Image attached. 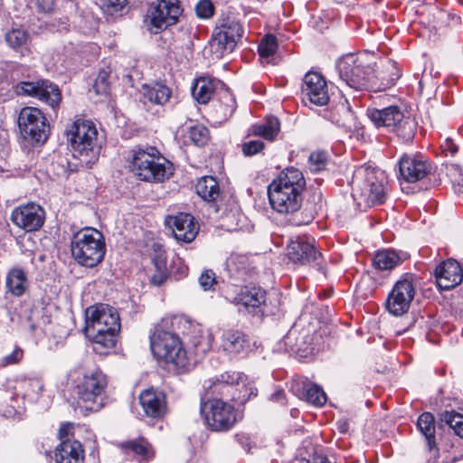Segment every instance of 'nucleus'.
<instances>
[{"mask_svg": "<svg viewBox=\"0 0 463 463\" xmlns=\"http://www.w3.org/2000/svg\"><path fill=\"white\" fill-rule=\"evenodd\" d=\"M181 325H187V320L182 317H164L154 326L149 336L150 349L154 356L177 368H184L188 364V357L183 343L172 331L176 327L180 328Z\"/></svg>", "mask_w": 463, "mask_h": 463, "instance_id": "f257e3e1", "label": "nucleus"}, {"mask_svg": "<svg viewBox=\"0 0 463 463\" xmlns=\"http://www.w3.org/2000/svg\"><path fill=\"white\" fill-rule=\"evenodd\" d=\"M305 185L302 172L294 167L287 168L268 187L271 207L279 213L297 212L302 203Z\"/></svg>", "mask_w": 463, "mask_h": 463, "instance_id": "f03ea898", "label": "nucleus"}, {"mask_svg": "<svg viewBox=\"0 0 463 463\" xmlns=\"http://www.w3.org/2000/svg\"><path fill=\"white\" fill-rule=\"evenodd\" d=\"M98 134L90 120L77 118L67 126L65 136L73 157L79 160L77 169L90 168L97 161L101 149Z\"/></svg>", "mask_w": 463, "mask_h": 463, "instance_id": "7ed1b4c3", "label": "nucleus"}, {"mask_svg": "<svg viewBox=\"0 0 463 463\" xmlns=\"http://www.w3.org/2000/svg\"><path fill=\"white\" fill-rule=\"evenodd\" d=\"M351 185L352 196L360 207L381 204L386 198L387 176L378 167L359 165L354 172Z\"/></svg>", "mask_w": 463, "mask_h": 463, "instance_id": "20e7f679", "label": "nucleus"}, {"mask_svg": "<svg viewBox=\"0 0 463 463\" xmlns=\"http://www.w3.org/2000/svg\"><path fill=\"white\" fill-rule=\"evenodd\" d=\"M85 334L93 343L104 348L116 345V334L120 329L118 311L107 304H96L85 311Z\"/></svg>", "mask_w": 463, "mask_h": 463, "instance_id": "39448f33", "label": "nucleus"}, {"mask_svg": "<svg viewBox=\"0 0 463 463\" xmlns=\"http://www.w3.org/2000/svg\"><path fill=\"white\" fill-rule=\"evenodd\" d=\"M130 170L139 180L160 183L173 175V165L154 146L137 147L131 151Z\"/></svg>", "mask_w": 463, "mask_h": 463, "instance_id": "423d86ee", "label": "nucleus"}, {"mask_svg": "<svg viewBox=\"0 0 463 463\" xmlns=\"http://www.w3.org/2000/svg\"><path fill=\"white\" fill-rule=\"evenodd\" d=\"M71 251L80 265L87 268L96 267L105 256L104 236L94 228L82 229L72 236Z\"/></svg>", "mask_w": 463, "mask_h": 463, "instance_id": "0eeeda50", "label": "nucleus"}, {"mask_svg": "<svg viewBox=\"0 0 463 463\" xmlns=\"http://www.w3.org/2000/svg\"><path fill=\"white\" fill-rule=\"evenodd\" d=\"M372 60V57L366 53L344 56L337 62L341 80L355 90L369 87L373 72Z\"/></svg>", "mask_w": 463, "mask_h": 463, "instance_id": "6e6552de", "label": "nucleus"}, {"mask_svg": "<svg viewBox=\"0 0 463 463\" xmlns=\"http://www.w3.org/2000/svg\"><path fill=\"white\" fill-rule=\"evenodd\" d=\"M107 385V377L99 369L87 372L74 387L78 403L86 410L99 411L103 406Z\"/></svg>", "mask_w": 463, "mask_h": 463, "instance_id": "1a4fd4ad", "label": "nucleus"}, {"mask_svg": "<svg viewBox=\"0 0 463 463\" xmlns=\"http://www.w3.org/2000/svg\"><path fill=\"white\" fill-rule=\"evenodd\" d=\"M416 293L415 276L405 273L398 279L386 299V309L395 317L406 314Z\"/></svg>", "mask_w": 463, "mask_h": 463, "instance_id": "9d476101", "label": "nucleus"}, {"mask_svg": "<svg viewBox=\"0 0 463 463\" xmlns=\"http://www.w3.org/2000/svg\"><path fill=\"white\" fill-rule=\"evenodd\" d=\"M200 410L205 423L214 431L228 430L237 421L233 406L222 399L215 398L201 402Z\"/></svg>", "mask_w": 463, "mask_h": 463, "instance_id": "9b49d317", "label": "nucleus"}, {"mask_svg": "<svg viewBox=\"0 0 463 463\" xmlns=\"http://www.w3.org/2000/svg\"><path fill=\"white\" fill-rule=\"evenodd\" d=\"M18 124L24 138L32 144H43L49 136L50 127L43 112L33 107L24 108Z\"/></svg>", "mask_w": 463, "mask_h": 463, "instance_id": "f8f14e48", "label": "nucleus"}, {"mask_svg": "<svg viewBox=\"0 0 463 463\" xmlns=\"http://www.w3.org/2000/svg\"><path fill=\"white\" fill-rule=\"evenodd\" d=\"M178 0H156L150 4L146 13L148 30L157 33L175 24L181 14Z\"/></svg>", "mask_w": 463, "mask_h": 463, "instance_id": "ddd939ff", "label": "nucleus"}, {"mask_svg": "<svg viewBox=\"0 0 463 463\" xmlns=\"http://www.w3.org/2000/svg\"><path fill=\"white\" fill-rule=\"evenodd\" d=\"M369 118L375 126L392 128L403 138L411 139L414 135L415 123L409 118H405L396 106L372 109L369 111Z\"/></svg>", "mask_w": 463, "mask_h": 463, "instance_id": "4468645a", "label": "nucleus"}, {"mask_svg": "<svg viewBox=\"0 0 463 463\" xmlns=\"http://www.w3.org/2000/svg\"><path fill=\"white\" fill-rule=\"evenodd\" d=\"M225 298L231 303L242 306L249 313L260 314L264 312L266 305V290L260 287L232 286L225 290Z\"/></svg>", "mask_w": 463, "mask_h": 463, "instance_id": "2eb2a0df", "label": "nucleus"}, {"mask_svg": "<svg viewBox=\"0 0 463 463\" xmlns=\"http://www.w3.org/2000/svg\"><path fill=\"white\" fill-rule=\"evenodd\" d=\"M17 95L37 98L46 102L52 109L59 106L61 93L57 85L49 80L21 81L14 86Z\"/></svg>", "mask_w": 463, "mask_h": 463, "instance_id": "dca6fc26", "label": "nucleus"}, {"mask_svg": "<svg viewBox=\"0 0 463 463\" xmlns=\"http://www.w3.org/2000/svg\"><path fill=\"white\" fill-rule=\"evenodd\" d=\"M311 237L298 236L291 239L287 246V256L295 264L319 266L322 259L321 252L315 246Z\"/></svg>", "mask_w": 463, "mask_h": 463, "instance_id": "f3484780", "label": "nucleus"}, {"mask_svg": "<svg viewBox=\"0 0 463 463\" xmlns=\"http://www.w3.org/2000/svg\"><path fill=\"white\" fill-rule=\"evenodd\" d=\"M11 221L25 232L38 231L44 223L45 211L35 203L22 204L12 211Z\"/></svg>", "mask_w": 463, "mask_h": 463, "instance_id": "a211bd4d", "label": "nucleus"}, {"mask_svg": "<svg viewBox=\"0 0 463 463\" xmlns=\"http://www.w3.org/2000/svg\"><path fill=\"white\" fill-rule=\"evenodd\" d=\"M165 222L172 230L175 240L184 243L193 241L199 232L198 223L189 213H179L176 215H169Z\"/></svg>", "mask_w": 463, "mask_h": 463, "instance_id": "6ab92c4d", "label": "nucleus"}, {"mask_svg": "<svg viewBox=\"0 0 463 463\" xmlns=\"http://www.w3.org/2000/svg\"><path fill=\"white\" fill-rule=\"evenodd\" d=\"M302 92L311 103L317 106H324L329 101L327 83L318 72L309 71L305 75Z\"/></svg>", "mask_w": 463, "mask_h": 463, "instance_id": "aec40b11", "label": "nucleus"}, {"mask_svg": "<svg viewBox=\"0 0 463 463\" xmlns=\"http://www.w3.org/2000/svg\"><path fill=\"white\" fill-rule=\"evenodd\" d=\"M430 165L417 156L403 155L399 160L400 175L408 183L421 180L430 172Z\"/></svg>", "mask_w": 463, "mask_h": 463, "instance_id": "412c9836", "label": "nucleus"}, {"mask_svg": "<svg viewBox=\"0 0 463 463\" xmlns=\"http://www.w3.org/2000/svg\"><path fill=\"white\" fill-rule=\"evenodd\" d=\"M435 277L437 285L443 290H449L455 288L463 279L461 267L454 260H448L437 266Z\"/></svg>", "mask_w": 463, "mask_h": 463, "instance_id": "4be33fe9", "label": "nucleus"}, {"mask_svg": "<svg viewBox=\"0 0 463 463\" xmlns=\"http://www.w3.org/2000/svg\"><path fill=\"white\" fill-rule=\"evenodd\" d=\"M243 373H224L215 380L205 382L204 388L209 389L213 394L221 395L224 398H232L234 393V384L239 385V381H243Z\"/></svg>", "mask_w": 463, "mask_h": 463, "instance_id": "5701e85b", "label": "nucleus"}, {"mask_svg": "<svg viewBox=\"0 0 463 463\" xmlns=\"http://www.w3.org/2000/svg\"><path fill=\"white\" fill-rule=\"evenodd\" d=\"M139 402L148 417L158 419L165 412V399L161 392L154 389L145 390L139 395Z\"/></svg>", "mask_w": 463, "mask_h": 463, "instance_id": "b1692460", "label": "nucleus"}, {"mask_svg": "<svg viewBox=\"0 0 463 463\" xmlns=\"http://www.w3.org/2000/svg\"><path fill=\"white\" fill-rule=\"evenodd\" d=\"M417 428L427 440L430 458L428 463H437L438 449L435 441V418L430 412H423L417 421Z\"/></svg>", "mask_w": 463, "mask_h": 463, "instance_id": "393cba45", "label": "nucleus"}, {"mask_svg": "<svg viewBox=\"0 0 463 463\" xmlns=\"http://www.w3.org/2000/svg\"><path fill=\"white\" fill-rule=\"evenodd\" d=\"M55 463H83L84 450L78 440L61 442L55 449Z\"/></svg>", "mask_w": 463, "mask_h": 463, "instance_id": "a878e982", "label": "nucleus"}, {"mask_svg": "<svg viewBox=\"0 0 463 463\" xmlns=\"http://www.w3.org/2000/svg\"><path fill=\"white\" fill-rule=\"evenodd\" d=\"M171 96V90L161 83H154L152 85L144 84L140 90V101L144 105L163 106L168 102Z\"/></svg>", "mask_w": 463, "mask_h": 463, "instance_id": "bb28decb", "label": "nucleus"}, {"mask_svg": "<svg viewBox=\"0 0 463 463\" xmlns=\"http://www.w3.org/2000/svg\"><path fill=\"white\" fill-rule=\"evenodd\" d=\"M249 340L240 330L229 329L222 336V350L229 355L235 356L245 353L249 348Z\"/></svg>", "mask_w": 463, "mask_h": 463, "instance_id": "cd10ccee", "label": "nucleus"}, {"mask_svg": "<svg viewBox=\"0 0 463 463\" xmlns=\"http://www.w3.org/2000/svg\"><path fill=\"white\" fill-rule=\"evenodd\" d=\"M12 389V400L22 396L24 399L27 398L32 402H35L43 390V383L41 380L36 378L23 379L16 381Z\"/></svg>", "mask_w": 463, "mask_h": 463, "instance_id": "c85d7f7f", "label": "nucleus"}, {"mask_svg": "<svg viewBox=\"0 0 463 463\" xmlns=\"http://www.w3.org/2000/svg\"><path fill=\"white\" fill-rule=\"evenodd\" d=\"M219 85H222V83L218 80L209 77H201L196 80L193 87V97L199 103L205 104L211 99Z\"/></svg>", "mask_w": 463, "mask_h": 463, "instance_id": "c756f323", "label": "nucleus"}, {"mask_svg": "<svg viewBox=\"0 0 463 463\" xmlns=\"http://www.w3.org/2000/svg\"><path fill=\"white\" fill-rule=\"evenodd\" d=\"M6 288L15 297H21L28 288V279L25 271L19 267L11 269L6 275Z\"/></svg>", "mask_w": 463, "mask_h": 463, "instance_id": "7c9ffc66", "label": "nucleus"}, {"mask_svg": "<svg viewBox=\"0 0 463 463\" xmlns=\"http://www.w3.org/2000/svg\"><path fill=\"white\" fill-rule=\"evenodd\" d=\"M125 449L133 452L139 463H147L155 457V450L152 445L144 438H138L122 444Z\"/></svg>", "mask_w": 463, "mask_h": 463, "instance_id": "2f4dec72", "label": "nucleus"}, {"mask_svg": "<svg viewBox=\"0 0 463 463\" xmlns=\"http://www.w3.org/2000/svg\"><path fill=\"white\" fill-rule=\"evenodd\" d=\"M237 42L232 40L231 36L214 29L211 39V50L216 57H222L225 53L232 52Z\"/></svg>", "mask_w": 463, "mask_h": 463, "instance_id": "473e14b6", "label": "nucleus"}, {"mask_svg": "<svg viewBox=\"0 0 463 463\" xmlns=\"http://www.w3.org/2000/svg\"><path fill=\"white\" fill-rule=\"evenodd\" d=\"M402 262L398 253L392 250H379L373 257V266L379 270H391Z\"/></svg>", "mask_w": 463, "mask_h": 463, "instance_id": "72a5a7b5", "label": "nucleus"}, {"mask_svg": "<svg viewBox=\"0 0 463 463\" xmlns=\"http://www.w3.org/2000/svg\"><path fill=\"white\" fill-rule=\"evenodd\" d=\"M196 193L205 201H214L219 195V184L213 176L200 178L195 185Z\"/></svg>", "mask_w": 463, "mask_h": 463, "instance_id": "f704fd0d", "label": "nucleus"}, {"mask_svg": "<svg viewBox=\"0 0 463 463\" xmlns=\"http://www.w3.org/2000/svg\"><path fill=\"white\" fill-rule=\"evenodd\" d=\"M331 120L342 128H347L354 125V115L346 100L337 105L331 112Z\"/></svg>", "mask_w": 463, "mask_h": 463, "instance_id": "c9c22d12", "label": "nucleus"}, {"mask_svg": "<svg viewBox=\"0 0 463 463\" xmlns=\"http://www.w3.org/2000/svg\"><path fill=\"white\" fill-rule=\"evenodd\" d=\"M279 131V122L276 118H269L264 123L254 125L252 133L267 140H273Z\"/></svg>", "mask_w": 463, "mask_h": 463, "instance_id": "e433bc0d", "label": "nucleus"}, {"mask_svg": "<svg viewBox=\"0 0 463 463\" xmlns=\"http://www.w3.org/2000/svg\"><path fill=\"white\" fill-rule=\"evenodd\" d=\"M215 29L231 36V38L236 42L242 37L243 33V28L241 23L231 17L223 18Z\"/></svg>", "mask_w": 463, "mask_h": 463, "instance_id": "4c0bfd02", "label": "nucleus"}, {"mask_svg": "<svg viewBox=\"0 0 463 463\" xmlns=\"http://www.w3.org/2000/svg\"><path fill=\"white\" fill-rule=\"evenodd\" d=\"M155 273L151 276L150 281L156 286L162 285L168 277V269L166 265V257L164 253H159L153 258Z\"/></svg>", "mask_w": 463, "mask_h": 463, "instance_id": "58836bf2", "label": "nucleus"}, {"mask_svg": "<svg viewBox=\"0 0 463 463\" xmlns=\"http://www.w3.org/2000/svg\"><path fill=\"white\" fill-rule=\"evenodd\" d=\"M243 381H239V385L234 384V393L232 394V400L239 403H245L251 396L257 395V389L247 384L248 377L244 375Z\"/></svg>", "mask_w": 463, "mask_h": 463, "instance_id": "ea45409f", "label": "nucleus"}, {"mask_svg": "<svg viewBox=\"0 0 463 463\" xmlns=\"http://www.w3.org/2000/svg\"><path fill=\"white\" fill-rule=\"evenodd\" d=\"M220 113L223 119H227L236 109L237 104L234 96L227 89L222 90L220 92Z\"/></svg>", "mask_w": 463, "mask_h": 463, "instance_id": "a19ab883", "label": "nucleus"}, {"mask_svg": "<svg viewBox=\"0 0 463 463\" xmlns=\"http://www.w3.org/2000/svg\"><path fill=\"white\" fill-rule=\"evenodd\" d=\"M304 396L307 402L315 406H323L326 402L325 392L318 385L314 383L304 385Z\"/></svg>", "mask_w": 463, "mask_h": 463, "instance_id": "79ce46f5", "label": "nucleus"}, {"mask_svg": "<svg viewBox=\"0 0 463 463\" xmlns=\"http://www.w3.org/2000/svg\"><path fill=\"white\" fill-rule=\"evenodd\" d=\"M440 420L452 429L456 435L463 438V415L454 411H444L440 414Z\"/></svg>", "mask_w": 463, "mask_h": 463, "instance_id": "37998d69", "label": "nucleus"}, {"mask_svg": "<svg viewBox=\"0 0 463 463\" xmlns=\"http://www.w3.org/2000/svg\"><path fill=\"white\" fill-rule=\"evenodd\" d=\"M278 48L277 39L274 35H265L258 46L260 57L262 59H269L274 55Z\"/></svg>", "mask_w": 463, "mask_h": 463, "instance_id": "c03bdc74", "label": "nucleus"}, {"mask_svg": "<svg viewBox=\"0 0 463 463\" xmlns=\"http://www.w3.org/2000/svg\"><path fill=\"white\" fill-rule=\"evenodd\" d=\"M187 137L196 146H203L208 140V129L203 125H193L187 128Z\"/></svg>", "mask_w": 463, "mask_h": 463, "instance_id": "a18cd8bd", "label": "nucleus"}, {"mask_svg": "<svg viewBox=\"0 0 463 463\" xmlns=\"http://www.w3.org/2000/svg\"><path fill=\"white\" fill-rule=\"evenodd\" d=\"M27 40L28 33L23 29H12L5 33V41L13 49H17L23 46Z\"/></svg>", "mask_w": 463, "mask_h": 463, "instance_id": "49530a36", "label": "nucleus"}, {"mask_svg": "<svg viewBox=\"0 0 463 463\" xmlns=\"http://www.w3.org/2000/svg\"><path fill=\"white\" fill-rule=\"evenodd\" d=\"M327 164L325 152H313L308 158V167L311 172L317 173L324 170Z\"/></svg>", "mask_w": 463, "mask_h": 463, "instance_id": "de8ad7c7", "label": "nucleus"}, {"mask_svg": "<svg viewBox=\"0 0 463 463\" xmlns=\"http://www.w3.org/2000/svg\"><path fill=\"white\" fill-rule=\"evenodd\" d=\"M386 70L387 72L389 73V77H383V90L393 86L402 75L400 69L398 68L396 62L394 61H389Z\"/></svg>", "mask_w": 463, "mask_h": 463, "instance_id": "09e8293b", "label": "nucleus"}, {"mask_svg": "<svg viewBox=\"0 0 463 463\" xmlns=\"http://www.w3.org/2000/svg\"><path fill=\"white\" fill-rule=\"evenodd\" d=\"M213 10V5L210 0H201L195 6L197 15L204 19L212 17Z\"/></svg>", "mask_w": 463, "mask_h": 463, "instance_id": "8fccbe9b", "label": "nucleus"}, {"mask_svg": "<svg viewBox=\"0 0 463 463\" xmlns=\"http://www.w3.org/2000/svg\"><path fill=\"white\" fill-rule=\"evenodd\" d=\"M109 73L105 71H99L95 82L94 89L99 94H106L109 90V83L108 80Z\"/></svg>", "mask_w": 463, "mask_h": 463, "instance_id": "3c124183", "label": "nucleus"}, {"mask_svg": "<svg viewBox=\"0 0 463 463\" xmlns=\"http://www.w3.org/2000/svg\"><path fill=\"white\" fill-rule=\"evenodd\" d=\"M237 262L243 264L245 262V258L244 257L232 258L227 262V268L230 272L235 271V273H233L232 276H234L238 279H243L244 275L246 274L245 268H241V269L237 268Z\"/></svg>", "mask_w": 463, "mask_h": 463, "instance_id": "603ef678", "label": "nucleus"}, {"mask_svg": "<svg viewBox=\"0 0 463 463\" xmlns=\"http://www.w3.org/2000/svg\"><path fill=\"white\" fill-rule=\"evenodd\" d=\"M264 147V143L260 140H251L242 145V152L245 156H250L260 152Z\"/></svg>", "mask_w": 463, "mask_h": 463, "instance_id": "864d4df0", "label": "nucleus"}, {"mask_svg": "<svg viewBox=\"0 0 463 463\" xmlns=\"http://www.w3.org/2000/svg\"><path fill=\"white\" fill-rule=\"evenodd\" d=\"M24 357V351L20 347H15L14 350L1 360L2 366L13 365L18 364Z\"/></svg>", "mask_w": 463, "mask_h": 463, "instance_id": "5fc2aeb1", "label": "nucleus"}, {"mask_svg": "<svg viewBox=\"0 0 463 463\" xmlns=\"http://www.w3.org/2000/svg\"><path fill=\"white\" fill-rule=\"evenodd\" d=\"M199 283L204 290L213 289V286L216 284L215 274L212 270H205L200 276Z\"/></svg>", "mask_w": 463, "mask_h": 463, "instance_id": "6e6d98bb", "label": "nucleus"}, {"mask_svg": "<svg viewBox=\"0 0 463 463\" xmlns=\"http://www.w3.org/2000/svg\"><path fill=\"white\" fill-rule=\"evenodd\" d=\"M72 425L70 423L63 424L59 430V438L61 442L65 440H73L71 436Z\"/></svg>", "mask_w": 463, "mask_h": 463, "instance_id": "4d7b16f0", "label": "nucleus"}, {"mask_svg": "<svg viewBox=\"0 0 463 463\" xmlns=\"http://www.w3.org/2000/svg\"><path fill=\"white\" fill-rule=\"evenodd\" d=\"M103 6L118 11L125 5L126 0H100Z\"/></svg>", "mask_w": 463, "mask_h": 463, "instance_id": "13d9d810", "label": "nucleus"}, {"mask_svg": "<svg viewBox=\"0 0 463 463\" xmlns=\"http://www.w3.org/2000/svg\"><path fill=\"white\" fill-rule=\"evenodd\" d=\"M296 463H333L326 456L314 455L311 458H299Z\"/></svg>", "mask_w": 463, "mask_h": 463, "instance_id": "bf43d9fd", "label": "nucleus"}, {"mask_svg": "<svg viewBox=\"0 0 463 463\" xmlns=\"http://www.w3.org/2000/svg\"><path fill=\"white\" fill-rule=\"evenodd\" d=\"M442 148L445 153H449L450 156H454L458 152V146L449 138L446 139Z\"/></svg>", "mask_w": 463, "mask_h": 463, "instance_id": "052dcab7", "label": "nucleus"}, {"mask_svg": "<svg viewBox=\"0 0 463 463\" xmlns=\"http://www.w3.org/2000/svg\"><path fill=\"white\" fill-rule=\"evenodd\" d=\"M40 8L44 13H51L55 8V1L54 0H41Z\"/></svg>", "mask_w": 463, "mask_h": 463, "instance_id": "680f3d73", "label": "nucleus"}, {"mask_svg": "<svg viewBox=\"0 0 463 463\" xmlns=\"http://www.w3.org/2000/svg\"><path fill=\"white\" fill-rule=\"evenodd\" d=\"M238 441L241 443V445L245 449L247 452L250 451V438L245 435H238L237 436Z\"/></svg>", "mask_w": 463, "mask_h": 463, "instance_id": "e2e57ef3", "label": "nucleus"}, {"mask_svg": "<svg viewBox=\"0 0 463 463\" xmlns=\"http://www.w3.org/2000/svg\"><path fill=\"white\" fill-rule=\"evenodd\" d=\"M449 171H455V172L458 173V175H460L461 172H462V169L458 165H451L450 168H449Z\"/></svg>", "mask_w": 463, "mask_h": 463, "instance_id": "0e129e2a", "label": "nucleus"}, {"mask_svg": "<svg viewBox=\"0 0 463 463\" xmlns=\"http://www.w3.org/2000/svg\"><path fill=\"white\" fill-rule=\"evenodd\" d=\"M274 398L277 400V401H279L280 398H282L284 396V392L283 391H278L276 392L274 394H273Z\"/></svg>", "mask_w": 463, "mask_h": 463, "instance_id": "69168bd1", "label": "nucleus"}]
</instances>
